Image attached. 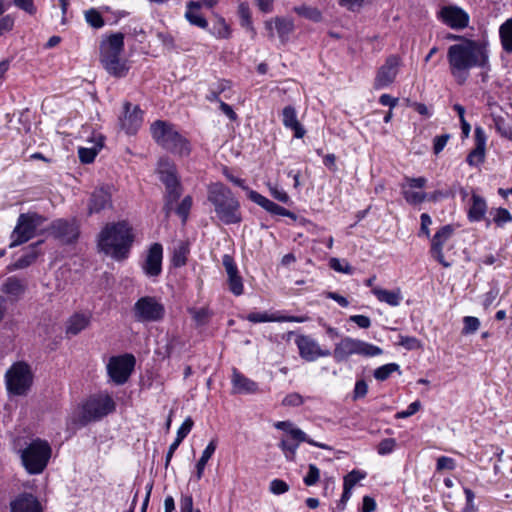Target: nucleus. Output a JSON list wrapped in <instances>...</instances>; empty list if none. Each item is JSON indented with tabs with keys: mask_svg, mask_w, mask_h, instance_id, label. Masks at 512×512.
Segmentation results:
<instances>
[{
	"mask_svg": "<svg viewBox=\"0 0 512 512\" xmlns=\"http://www.w3.org/2000/svg\"><path fill=\"white\" fill-rule=\"evenodd\" d=\"M329 264H330V267L337 272H341V273H345V274L353 273L352 266L345 260H340L338 258H331Z\"/></svg>",
	"mask_w": 512,
	"mask_h": 512,
	"instance_id": "obj_47",
	"label": "nucleus"
},
{
	"mask_svg": "<svg viewBox=\"0 0 512 512\" xmlns=\"http://www.w3.org/2000/svg\"><path fill=\"white\" fill-rule=\"evenodd\" d=\"M91 322V315L85 313L73 314L66 323V334L75 336L86 329Z\"/></svg>",
	"mask_w": 512,
	"mask_h": 512,
	"instance_id": "obj_32",
	"label": "nucleus"
},
{
	"mask_svg": "<svg viewBox=\"0 0 512 512\" xmlns=\"http://www.w3.org/2000/svg\"><path fill=\"white\" fill-rule=\"evenodd\" d=\"M401 60L397 55H390L385 63L378 69L374 87L376 89L384 88L394 82L397 77Z\"/></svg>",
	"mask_w": 512,
	"mask_h": 512,
	"instance_id": "obj_17",
	"label": "nucleus"
},
{
	"mask_svg": "<svg viewBox=\"0 0 512 512\" xmlns=\"http://www.w3.org/2000/svg\"><path fill=\"white\" fill-rule=\"evenodd\" d=\"M464 494L466 496V506L463 508L462 512H475L476 507L474 504V498H475L474 492L469 488H465Z\"/></svg>",
	"mask_w": 512,
	"mask_h": 512,
	"instance_id": "obj_64",
	"label": "nucleus"
},
{
	"mask_svg": "<svg viewBox=\"0 0 512 512\" xmlns=\"http://www.w3.org/2000/svg\"><path fill=\"white\" fill-rule=\"evenodd\" d=\"M503 49L512 53V19L506 20L499 29Z\"/></svg>",
	"mask_w": 512,
	"mask_h": 512,
	"instance_id": "obj_37",
	"label": "nucleus"
},
{
	"mask_svg": "<svg viewBox=\"0 0 512 512\" xmlns=\"http://www.w3.org/2000/svg\"><path fill=\"white\" fill-rule=\"evenodd\" d=\"M135 321L140 323L160 322L165 316V306L154 296L140 297L132 308Z\"/></svg>",
	"mask_w": 512,
	"mask_h": 512,
	"instance_id": "obj_12",
	"label": "nucleus"
},
{
	"mask_svg": "<svg viewBox=\"0 0 512 512\" xmlns=\"http://www.w3.org/2000/svg\"><path fill=\"white\" fill-rule=\"evenodd\" d=\"M163 247L160 243H154L150 246L142 269L146 276L157 277L162 272Z\"/></svg>",
	"mask_w": 512,
	"mask_h": 512,
	"instance_id": "obj_22",
	"label": "nucleus"
},
{
	"mask_svg": "<svg viewBox=\"0 0 512 512\" xmlns=\"http://www.w3.org/2000/svg\"><path fill=\"white\" fill-rule=\"evenodd\" d=\"M231 383L234 394H255L259 391L258 384L240 373L237 369H233Z\"/></svg>",
	"mask_w": 512,
	"mask_h": 512,
	"instance_id": "obj_26",
	"label": "nucleus"
},
{
	"mask_svg": "<svg viewBox=\"0 0 512 512\" xmlns=\"http://www.w3.org/2000/svg\"><path fill=\"white\" fill-rule=\"evenodd\" d=\"M421 225H420V231L419 236L424 235L427 238L430 237V225L432 224V219L427 213H422L420 216Z\"/></svg>",
	"mask_w": 512,
	"mask_h": 512,
	"instance_id": "obj_62",
	"label": "nucleus"
},
{
	"mask_svg": "<svg viewBox=\"0 0 512 512\" xmlns=\"http://www.w3.org/2000/svg\"><path fill=\"white\" fill-rule=\"evenodd\" d=\"M447 60L451 75L459 84H463L471 69L488 66V44L480 40H463V43L448 47Z\"/></svg>",
	"mask_w": 512,
	"mask_h": 512,
	"instance_id": "obj_1",
	"label": "nucleus"
},
{
	"mask_svg": "<svg viewBox=\"0 0 512 512\" xmlns=\"http://www.w3.org/2000/svg\"><path fill=\"white\" fill-rule=\"evenodd\" d=\"M295 28L294 21L286 17H275L265 21L267 37L273 39L276 31L281 43H286Z\"/></svg>",
	"mask_w": 512,
	"mask_h": 512,
	"instance_id": "obj_19",
	"label": "nucleus"
},
{
	"mask_svg": "<svg viewBox=\"0 0 512 512\" xmlns=\"http://www.w3.org/2000/svg\"><path fill=\"white\" fill-rule=\"evenodd\" d=\"M282 121L286 128L294 131L296 138L304 137L306 130L297 119V113L293 106H286L282 111Z\"/></svg>",
	"mask_w": 512,
	"mask_h": 512,
	"instance_id": "obj_29",
	"label": "nucleus"
},
{
	"mask_svg": "<svg viewBox=\"0 0 512 512\" xmlns=\"http://www.w3.org/2000/svg\"><path fill=\"white\" fill-rule=\"evenodd\" d=\"M42 243V241L33 243L28 246L26 253L17 259L14 263L8 265L7 269L9 271H15L19 269H24L33 264L40 252L38 250V246Z\"/></svg>",
	"mask_w": 512,
	"mask_h": 512,
	"instance_id": "obj_30",
	"label": "nucleus"
},
{
	"mask_svg": "<svg viewBox=\"0 0 512 512\" xmlns=\"http://www.w3.org/2000/svg\"><path fill=\"white\" fill-rule=\"evenodd\" d=\"M396 446V441L393 438L383 439L377 448V451L380 455H386L391 453Z\"/></svg>",
	"mask_w": 512,
	"mask_h": 512,
	"instance_id": "obj_58",
	"label": "nucleus"
},
{
	"mask_svg": "<svg viewBox=\"0 0 512 512\" xmlns=\"http://www.w3.org/2000/svg\"><path fill=\"white\" fill-rule=\"evenodd\" d=\"M189 247L186 242H180L173 251L172 263L175 267L184 266L187 262Z\"/></svg>",
	"mask_w": 512,
	"mask_h": 512,
	"instance_id": "obj_39",
	"label": "nucleus"
},
{
	"mask_svg": "<svg viewBox=\"0 0 512 512\" xmlns=\"http://www.w3.org/2000/svg\"><path fill=\"white\" fill-rule=\"evenodd\" d=\"M112 206L111 193L108 188L96 189L89 202V213H99L100 211Z\"/></svg>",
	"mask_w": 512,
	"mask_h": 512,
	"instance_id": "obj_28",
	"label": "nucleus"
},
{
	"mask_svg": "<svg viewBox=\"0 0 512 512\" xmlns=\"http://www.w3.org/2000/svg\"><path fill=\"white\" fill-rule=\"evenodd\" d=\"M124 113L119 118L121 128L127 134H135L143 123V112L139 106H132L131 103H124Z\"/></svg>",
	"mask_w": 512,
	"mask_h": 512,
	"instance_id": "obj_20",
	"label": "nucleus"
},
{
	"mask_svg": "<svg viewBox=\"0 0 512 512\" xmlns=\"http://www.w3.org/2000/svg\"><path fill=\"white\" fill-rule=\"evenodd\" d=\"M367 392V383L363 379L356 381L353 391V400L364 398L367 395Z\"/></svg>",
	"mask_w": 512,
	"mask_h": 512,
	"instance_id": "obj_61",
	"label": "nucleus"
},
{
	"mask_svg": "<svg viewBox=\"0 0 512 512\" xmlns=\"http://www.w3.org/2000/svg\"><path fill=\"white\" fill-rule=\"evenodd\" d=\"M11 512H42V507L35 496L23 493L10 503Z\"/></svg>",
	"mask_w": 512,
	"mask_h": 512,
	"instance_id": "obj_24",
	"label": "nucleus"
},
{
	"mask_svg": "<svg viewBox=\"0 0 512 512\" xmlns=\"http://www.w3.org/2000/svg\"><path fill=\"white\" fill-rule=\"evenodd\" d=\"M217 444L215 440H211L209 444L204 449L200 459L198 460L196 464V478L197 480H200L203 476L205 466L209 459L212 457L216 450Z\"/></svg>",
	"mask_w": 512,
	"mask_h": 512,
	"instance_id": "obj_36",
	"label": "nucleus"
},
{
	"mask_svg": "<svg viewBox=\"0 0 512 512\" xmlns=\"http://www.w3.org/2000/svg\"><path fill=\"white\" fill-rule=\"evenodd\" d=\"M464 327L463 334H471L476 332L480 327V321L478 318L473 316H466L463 319Z\"/></svg>",
	"mask_w": 512,
	"mask_h": 512,
	"instance_id": "obj_51",
	"label": "nucleus"
},
{
	"mask_svg": "<svg viewBox=\"0 0 512 512\" xmlns=\"http://www.w3.org/2000/svg\"><path fill=\"white\" fill-rule=\"evenodd\" d=\"M211 33L217 38H228L230 35L229 26L226 24L223 18H218L214 23Z\"/></svg>",
	"mask_w": 512,
	"mask_h": 512,
	"instance_id": "obj_44",
	"label": "nucleus"
},
{
	"mask_svg": "<svg viewBox=\"0 0 512 512\" xmlns=\"http://www.w3.org/2000/svg\"><path fill=\"white\" fill-rule=\"evenodd\" d=\"M404 183L400 185L401 193L405 201L410 205H419L427 200V193L417 191L423 189L427 184L425 177H405Z\"/></svg>",
	"mask_w": 512,
	"mask_h": 512,
	"instance_id": "obj_15",
	"label": "nucleus"
},
{
	"mask_svg": "<svg viewBox=\"0 0 512 512\" xmlns=\"http://www.w3.org/2000/svg\"><path fill=\"white\" fill-rule=\"evenodd\" d=\"M25 290H26V283L23 280L15 277V276L8 277L4 281L2 288H1V291L4 294L15 297V298H18L22 294H24Z\"/></svg>",
	"mask_w": 512,
	"mask_h": 512,
	"instance_id": "obj_35",
	"label": "nucleus"
},
{
	"mask_svg": "<svg viewBox=\"0 0 512 512\" xmlns=\"http://www.w3.org/2000/svg\"><path fill=\"white\" fill-rule=\"evenodd\" d=\"M208 200L214 206L217 218L226 225L242 221L240 203L232 191L221 182L208 185Z\"/></svg>",
	"mask_w": 512,
	"mask_h": 512,
	"instance_id": "obj_3",
	"label": "nucleus"
},
{
	"mask_svg": "<svg viewBox=\"0 0 512 512\" xmlns=\"http://www.w3.org/2000/svg\"><path fill=\"white\" fill-rule=\"evenodd\" d=\"M7 391L16 396H24L33 383V373L25 362L14 363L5 374Z\"/></svg>",
	"mask_w": 512,
	"mask_h": 512,
	"instance_id": "obj_10",
	"label": "nucleus"
},
{
	"mask_svg": "<svg viewBox=\"0 0 512 512\" xmlns=\"http://www.w3.org/2000/svg\"><path fill=\"white\" fill-rule=\"evenodd\" d=\"M96 148H84L80 147L78 150V156L82 163L89 164L92 163L97 155Z\"/></svg>",
	"mask_w": 512,
	"mask_h": 512,
	"instance_id": "obj_52",
	"label": "nucleus"
},
{
	"mask_svg": "<svg viewBox=\"0 0 512 512\" xmlns=\"http://www.w3.org/2000/svg\"><path fill=\"white\" fill-rule=\"evenodd\" d=\"M123 50L124 35L122 33L112 34L100 45L101 64L110 75L117 78L126 76L129 70L126 60L121 56Z\"/></svg>",
	"mask_w": 512,
	"mask_h": 512,
	"instance_id": "obj_4",
	"label": "nucleus"
},
{
	"mask_svg": "<svg viewBox=\"0 0 512 512\" xmlns=\"http://www.w3.org/2000/svg\"><path fill=\"white\" fill-rule=\"evenodd\" d=\"M246 319L252 323H263V322H297L302 323L308 320V317L304 316H282L277 314L269 315L266 312H252L249 313Z\"/></svg>",
	"mask_w": 512,
	"mask_h": 512,
	"instance_id": "obj_27",
	"label": "nucleus"
},
{
	"mask_svg": "<svg viewBox=\"0 0 512 512\" xmlns=\"http://www.w3.org/2000/svg\"><path fill=\"white\" fill-rule=\"evenodd\" d=\"M188 312L191 314L197 326H203L207 324L209 318L211 317V312L206 307L200 309L189 308Z\"/></svg>",
	"mask_w": 512,
	"mask_h": 512,
	"instance_id": "obj_41",
	"label": "nucleus"
},
{
	"mask_svg": "<svg viewBox=\"0 0 512 512\" xmlns=\"http://www.w3.org/2000/svg\"><path fill=\"white\" fill-rule=\"evenodd\" d=\"M294 12L299 16L308 19L313 22H320L322 20V13L316 7L307 5L296 6L293 8Z\"/></svg>",
	"mask_w": 512,
	"mask_h": 512,
	"instance_id": "obj_38",
	"label": "nucleus"
},
{
	"mask_svg": "<svg viewBox=\"0 0 512 512\" xmlns=\"http://www.w3.org/2000/svg\"><path fill=\"white\" fill-rule=\"evenodd\" d=\"M275 428L285 431L289 433L293 440L296 442H307L310 445L330 450L331 448L323 443L316 442L312 439H310L305 432H303L301 429L296 428L293 426V424L290 421H279L274 424Z\"/></svg>",
	"mask_w": 512,
	"mask_h": 512,
	"instance_id": "obj_25",
	"label": "nucleus"
},
{
	"mask_svg": "<svg viewBox=\"0 0 512 512\" xmlns=\"http://www.w3.org/2000/svg\"><path fill=\"white\" fill-rule=\"evenodd\" d=\"M85 19H86L87 23L90 26H92L93 28L98 29L104 25V20H103L101 14L95 9H90V10L86 11Z\"/></svg>",
	"mask_w": 512,
	"mask_h": 512,
	"instance_id": "obj_46",
	"label": "nucleus"
},
{
	"mask_svg": "<svg viewBox=\"0 0 512 512\" xmlns=\"http://www.w3.org/2000/svg\"><path fill=\"white\" fill-rule=\"evenodd\" d=\"M192 207V197L186 196L182 199L181 203L176 208V213L181 217L182 222L185 223L188 219L190 209Z\"/></svg>",
	"mask_w": 512,
	"mask_h": 512,
	"instance_id": "obj_45",
	"label": "nucleus"
},
{
	"mask_svg": "<svg viewBox=\"0 0 512 512\" xmlns=\"http://www.w3.org/2000/svg\"><path fill=\"white\" fill-rule=\"evenodd\" d=\"M420 409H421V402L419 400H416V401L412 402L407 407L406 410L397 412L395 414V418L396 419L408 418V417L414 415L415 413H417Z\"/></svg>",
	"mask_w": 512,
	"mask_h": 512,
	"instance_id": "obj_55",
	"label": "nucleus"
},
{
	"mask_svg": "<svg viewBox=\"0 0 512 512\" xmlns=\"http://www.w3.org/2000/svg\"><path fill=\"white\" fill-rule=\"evenodd\" d=\"M46 221V218L37 213H22L11 233L10 248L26 243L35 236L36 229Z\"/></svg>",
	"mask_w": 512,
	"mask_h": 512,
	"instance_id": "obj_11",
	"label": "nucleus"
},
{
	"mask_svg": "<svg viewBox=\"0 0 512 512\" xmlns=\"http://www.w3.org/2000/svg\"><path fill=\"white\" fill-rule=\"evenodd\" d=\"M151 134L157 144L179 156H188L191 151L189 141L175 126L166 121L157 120L151 125Z\"/></svg>",
	"mask_w": 512,
	"mask_h": 512,
	"instance_id": "obj_5",
	"label": "nucleus"
},
{
	"mask_svg": "<svg viewBox=\"0 0 512 512\" xmlns=\"http://www.w3.org/2000/svg\"><path fill=\"white\" fill-rule=\"evenodd\" d=\"M158 173L161 182L165 185V203L163 210L168 217L182 194V187L176 175L174 164L168 160H160L158 164Z\"/></svg>",
	"mask_w": 512,
	"mask_h": 512,
	"instance_id": "obj_8",
	"label": "nucleus"
},
{
	"mask_svg": "<svg viewBox=\"0 0 512 512\" xmlns=\"http://www.w3.org/2000/svg\"><path fill=\"white\" fill-rule=\"evenodd\" d=\"M364 477V473H361L358 470H353L344 477L343 486L347 487V489H352Z\"/></svg>",
	"mask_w": 512,
	"mask_h": 512,
	"instance_id": "obj_50",
	"label": "nucleus"
},
{
	"mask_svg": "<svg viewBox=\"0 0 512 512\" xmlns=\"http://www.w3.org/2000/svg\"><path fill=\"white\" fill-rule=\"evenodd\" d=\"M383 353L382 349L365 341L351 337L343 338L335 345L333 357L336 362L348 360L352 355H361L364 357L378 356Z\"/></svg>",
	"mask_w": 512,
	"mask_h": 512,
	"instance_id": "obj_9",
	"label": "nucleus"
},
{
	"mask_svg": "<svg viewBox=\"0 0 512 512\" xmlns=\"http://www.w3.org/2000/svg\"><path fill=\"white\" fill-rule=\"evenodd\" d=\"M299 443L300 442H297L295 444L293 443H290L288 441H285V440H282L279 444L280 448L283 450V452L285 453V457L290 460V461H293L294 460V457H295V453L297 451V448L299 446Z\"/></svg>",
	"mask_w": 512,
	"mask_h": 512,
	"instance_id": "obj_54",
	"label": "nucleus"
},
{
	"mask_svg": "<svg viewBox=\"0 0 512 512\" xmlns=\"http://www.w3.org/2000/svg\"><path fill=\"white\" fill-rule=\"evenodd\" d=\"M398 344L407 350L422 348V343L416 337L400 336Z\"/></svg>",
	"mask_w": 512,
	"mask_h": 512,
	"instance_id": "obj_49",
	"label": "nucleus"
},
{
	"mask_svg": "<svg viewBox=\"0 0 512 512\" xmlns=\"http://www.w3.org/2000/svg\"><path fill=\"white\" fill-rule=\"evenodd\" d=\"M493 123L502 137L512 140V128L502 116L493 115Z\"/></svg>",
	"mask_w": 512,
	"mask_h": 512,
	"instance_id": "obj_42",
	"label": "nucleus"
},
{
	"mask_svg": "<svg viewBox=\"0 0 512 512\" xmlns=\"http://www.w3.org/2000/svg\"><path fill=\"white\" fill-rule=\"evenodd\" d=\"M471 205L468 209V219L470 222H480L485 218L487 212V203L483 197L473 193L471 197Z\"/></svg>",
	"mask_w": 512,
	"mask_h": 512,
	"instance_id": "obj_31",
	"label": "nucleus"
},
{
	"mask_svg": "<svg viewBox=\"0 0 512 512\" xmlns=\"http://www.w3.org/2000/svg\"><path fill=\"white\" fill-rule=\"evenodd\" d=\"M454 232L452 225H445L441 227L433 236L431 242V255L444 267H450L451 264L444 258L443 247L445 243L451 238Z\"/></svg>",
	"mask_w": 512,
	"mask_h": 512,
	"instance_id": "obj_21",
	"label": "nucleus"
},
{
	"mask_svg": "<svg viewBox=\"0 0 512 512\" xmlns=\"http://www.w3.org/2000/svg\"><path fill=\"white\" fill-rule=\"evenodd\" d=\"M50 234L63 243H72L79 236L75 220L57 219L49 227Z\"/></svg>",
	"mask_w": 512,
	"mask_h": 512,
	"instance_id": "obj_18",
	"label": "nucleus"
},
{
	"mask_svg": "<svg viewBox=\"0 0 512 512\" xmlns=\"http://www.w3.org/2000/svg\"><path fill=\"white\" fill-rule=\"evenodd\" d=\"M437 18L446 26L454 30H463L469 25L468 13L457 5L443 6L437 12Z\"/></svg>",
	"mask_w": 512,
	"mask_h": 512,
	"instance_id": "obj_14",
	"label": "nucleus"
},
{
	"mask_svg": "<svg viewBox=\"0 0 512 512\" xmlns=\"http://www.w3.org/2000/svg\"><path fill=\"white\" fill-rule=\"evenodd\" d=\"M52 449L50 444L41 438L32 439L23 449L19 450L25 470L31 474H40L47 467Z\"/></svg>",
	"mask_w": 512,
	"mask_h": 512,
	"instance_id": "obj_7",
	"label": "nucleus"
},
{
	"mask_svg": "<svg viewBox=\"0 0 512 512\" xmlns=\"http://www.w3.org/2000/svg\"><path fill=\"white\" fill-rule=\"evenodd\" d=\"M239 15H240L241 26L246 28L248 31H250L252 38H254L256 35V31L252 25L250 11L246 4L241 3L239 5Z\"/></svg>",
	"mask_w": 512,
	"mask_h": 512,
	"instance_id": "obj_40",
	"label": "nucleus"
},
{
	"mask_svg": "<svg viewBox=\"0 0 512 512\" xmlns=\"http://www.w3.org/2000/svg\"><path fill=\"white\" fill-rule=\"evenodd\" d=\"M193 420L188 417L184 420V422L182 423V425L179 427L178 431H177V436L176 438L180 439V440H184V438L189 434V432L191 431L192 427H193Z\"/></svg>",
	"mask_w": 512,
	"mask_h": 512,
	"instance_id": "obj_63",
	"label": "nucleus"
},
{
	"mask_svg": "<svg viewBox=\"0 0 512 512\" xmlns=\"http://www.w3.org/2000/svg\"><path fill=\"white\" fill-rule=\"evenodd\" d=\"M399 370V365L396 363H389L382 365L375 369L374 371V377L379 381H385L388 379L393 372H396Z\"/></svg>",
	"mask_w": 512,
	"mask_h": 512,
	"instance_id": "obj_43",
	"label": "nucleus"
},
{
	"mask_svg": "<svg viewBox=\"0 0 512 512\" xmlns=\"http://www.w3.org/2000/svg\"><path fill=\"white\" fill-rule=\"evenodd\" d=\"M493 221L498 225L501 226L506 222L512 221V216L510 212L505 208H498L496 210V213L494 215Z\"/></svg>",
	"mask_w": 512,
	"mask_h": 512,
	"instance_id": "obj_60",
	"label": "nucleus"
},
{
	"mask_svg": "<svg viewBox=\"0 0 512 512\" xmlns=\"http://www.w3.org/2000/svg\"><path fill=\"white\" fill-rule=\"evenodd\" d=\"M115 409L116 404L113 398L107 393H100L91 396L83 403L81 411L72 418V422L79 427H83L90 422L101 420L114 412Z\"/></svg>",
	"mask_w": 512,
	"mask_h": 512,
	"instance_id": "obj_6",
	"label": "nucleus"
},
{
	"mask_svg": "<svg viewBox=\"0 0 512 512\" xmlns=\"http://www.w3.org/2000/svg\"><path fill=\"white\" fill-rule=\"evenodd\" d=\"M295 343L298 347L300 357L308 362H313L319 357L331 355L330 350L322 349L318 342L310 336L299 335Z\"/></svg>",
	"mask_w": 512,
	"mask_h": 512,
	"instance_id": "obj_16",
	"label": "nucleus"
},
{
	"mask_svg": "<svg viewBox=\"0 0 512 512\" xmlns=\"http://www.w3.org/2000/svg\"><path fill=\"white\" fill-rule=\"evenodd\" d=\"M320 479V470L314 464H309L308 473L304 477L303 481L307 486L315 485Z\"/></svg>",
	"mask_w": 512,
	"mask_h": 512,
	"instance_id": "obj_48",
	"label": "nucleus"
},
{
	"mask_svg": "<svg viewBox=\"0 0 512 512\" xmlns=\"http://www.w3.org/2000/svg\"><path fill=\"white\" fill-rule=\"evenodd\" d=\"M248 197L251 201L258 204L259 206L264 208L266 211H268V207L272 202L271 200H269L268 198L264 197L263 195L259 194L258 192L254 191V190L248 191Z\"/></svg>",
	"mask_w": 512,
	"mask_h": 512,
	"instance_id": "obj_56",
	"label": "nucleus"
},
{
	"mask_svg": "<svg viewBox=\"0 0 512 512\" xmlns=\"http://www.w3.org/2000/svg\"><path fill=\"white\" fill-rule=\"evenodd\" d=\"M485 151L474 148L467 156V162L469 165L474 166L484 161Z\"/></svg>",
	"mask_w": 512,
	"mask_h": 512,
	"instance_id": "obj_57",
	"label": "nucleus"
},
{
	"mask_svg": "<svg viewBox=\"0 0 512 512\" xmlns=\"http://www.w3.org/2000/svg\"><path fill=\"white\" fill-rule=\"evenodd\" d=\"M201 7L202 4L200 1H189L187 3L185 18L191 25L205 29L208 26V22L200 13Z\"/></svg>",
	"mask_w": 512,
	"mask_h": 512,
	"instance_id": "obj_33",
	"label": "nucleus"
},
{
	"mask_svg": "<svg viewBox=\"0 0 512 512\" xmlns=\"http://www.w3.org/2000/svg\"><path fill=\"white\" fill-rule=\"evenodd\" d=\"M372 293L380 302H384L390 306H398L402 300L401 290H386L380 287H374Z\"/></svg>",
	"mask_w": 512,
	"mask_h": 512,
	"instance_id": "obj_34",
	"label": "nucleus"
},
{
	"mask_svg": "<svg viewBox=\"0 0 512 512\" xmlns=\"http://www.w3.org/2000/svg\"><path fill=\"white\" fill-rule=\"evenodd\" d=\"M304 403L303 397L296 392L290 393L282 400V405L297 407Z\"/></svg>",
	"mask_w": 512,
	"mask_h": 512,
	"instance_id": "obj_59",
	"label": "nucleus"
},
{
	"mask_svg": "<svg viewBox=\"0 0 512 512\" xmlns=\"http://www.w3.org/2000/svg\"><path fill=\"white\" fill-rule=\"evenodd\" d=\"M222 264L228 276L229 290L235 295L240 296L243 294L244 286L242 277L239 275L237 265L230 255H224L222 258Z\"/></svg>",
	"mask_w": 512,
	"mask_h": 512,
	"instance_id": "obj_23",
	"label": "nucleus"
},
{
	"mask_svg": "<svg viewBox=\"0 0 512 512\" xmlns=\"http://www.w3.org/2000/svg\"><path fill=\"white\" fill-rule=\"evenodd\" d=\"M269 491L275 495H281L289 491V485L281 479H273L269 485Z\"/></svg>",
	"mask_w": 512,
	"mask_h": 512,
	"instance_id": "obj_53",
	"label": "nucleus"
},
{
	"mask_svg": "<svg viewBox=\"0 0 512 512\" xmlns=\"http://www.w3.org/2000/svg\"><path fill=\"white\" fill-rule=\"evenodd\" d=\"M135 362V357L132 354L111 357L107 364L109 377L115 384L123 385L133 372Z\"/></svg>",
	"mask_w": 512,
	"mask_h": 512,
	"instance_id": "obj_13",
	"label": "nucleus"
},
{
	"mask_svg": "<svg viewBox=\"0 0 512 512\" xmlns=\"http://www.w3.org/2000/svg\"><path fill=\"white\" fill-rule=\"evenodd\" d=\"M134 241L132 227L126 221L107 224L98 236V247L113 259L128 257Z\"/></svg>",
	"mask_w": 512,
	"mask_h": 512,
	"instance_id": "obj_2",
	"label": "nucleus"
}]
</instances>
